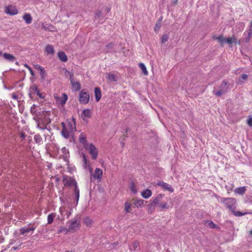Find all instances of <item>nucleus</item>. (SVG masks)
I'll return each instance as SVG.
<instances>
[{
    "label": "nucleus",
    "instance_id": "obj_1",
    "mask_svg": "<svg viewBox=\"0 0 252 252\" xmlns=\"http://www.w3.org/2000/svg\"><path fill=\"white\" fill-rule=\"evenodd\" d=\"M220 202L223 203L224 206L228 208L232 213L235 217H241L249 214L248 212L242 213L240 211H236V200L233 198H221Z\"/></svg>",
    "mask_w": 252,
    "mask_h": 252
},
{
    "label": "nucleus",
    "instance_id": "obj_2",
    "mask_svg": "<svg viewBox=\"0 0 252 252\" xmlns=\"http://www.w3.org/2000/svg\"><path fill=\"white\" fill-rule=\"evenodd\" d=\"M230 85L229 82L227 80H223L220 86V89L215 91H213V94L217 96H220L223 94L227 93L229 90V86Z\"/></svg>",
    "mask_w": 252,
    "mask_h": 252
},
{
    "label": "nucleus",
    "instance_id": "obj_3",
    "mask_svg": "<svg viewBox=\"0 0 252 252\" xmlns=\"http://www.w3.org/2000/svg\"><path fill=\"white\" fill-rule=\"evenodd\" d=\"M90 100V95L86 89L82 90L79 94V100L80 103L87 104Z\"/></svg>",
    "mask_w": 252,
    "mask_h": 252
},
{
    "label": "nucleus",
    "instance_id": "obj_4",
    "mask_svg": "<svg viewBox=\"0 0 252 252\" xmlns=\"http://www.w3.org/2000/svg\"><path fill=\"white\" fill-rule=\"evenodd\" d=\"M34 94H36L38 96H39L40 98L42 99H44L45 98L44 94L41 93L39 90L38 89L37 86L35 85H32L30 88V93L29 94V95L31 98H33Z\"/></svg>",
    "mask_w": 252,
    "mask_h": 252
},
{
    "label": "nucleus",
    "instance_id": "obj_5",
    "mask_svg": "<svg viewBox=\"0 0 252 252\" xmlns=\"http://www.w3.org/2000/svg\"><path fill=\"white\" fill-rule=\"evenodd\" d=\"M66 72L69 74L70 76V82L72 85V88L74 91H79L81 89V84L78 81H75L73 77H74V74L72 73H71L70 72L68 71L66 69H65Z\"/></svg>",
    "mask_w": 252,
    "mask_h": 252
},
{
    "label": "nucleus",
    "instance_id": "obj_6",
    "mask_svg": "<svg viewBox=\"0 0 252 252\" xmlns=\"http://www.w3.org/2000/svg\"><path fill=\"white\" fill-rule=\"evenodd\" d=\"M87 150L89 151L90 154L92 157L93 159H95L97 157L98 152L96 147L93 144H89L88 146L85 147Z\"/></svg>",
    "mask_w": 252,
    "mask_h": 252
},
{
    "label": "nucleus",
    "instance_id": "obj_7",
    "mask_svg": "<svg viewBox=\"0 0 252 252\" xmlns=\"http://www.w3.org/2000/svg\"><path fill=\"white\" fill-rule=\"evenodd\" d=\"M4 12L10 15H16L18 12V9L16 7L13 5H8L5 7Z\"/></svg>",
    "mask_w": 252,
    "mask_h": 252
},
{
    "label": "nucleus",
    "instance_id": "obj_8",
    "mask_svg": "<svg viewBox=\"0 0 252 252\" xmlns=\"http://www.w3.org/2000/svg\"><path fill=\"white\" fill-rule=\"evenodd\" d=\"M157 185L161 187L163 189L173 192L174 191L173 188L168 184L162 181H159L157 183Z\"/></svg>",
    "mask_w": 252,
    "mask_h": 252
},
{
    "label": "nucleus",
    "instance_id": "obj_9",
    "mask_svg": "<svg viewBox=\"0 0 252 252\" xmlns=\"http://www.w3.org/2000/svg\"><path fill=\"white\" fill-rule=\"evenodd\" d=\"M79 223L77 221V219L74 218L72 220L70 221V223L67 228V231L76 230L79 228Z\"/></svg>",
    "mask_w": 252,
    "mask_h": 252
},
{
    "label": "nucleus",
    "instance_id": "obj_10",
    "mask_svg": "<svg viewBox=\"0 0 252 252\" xmlns=\"http://www.w3.org/2000/svg\"><path fill=\"white\" fill-rule=\"evenodd\" d=\"M62 125L63 126V129L61 131L62 135L65 139H68L70 136V134L72 132H70L69 130L66 128V126L63 123H62Z\"/></svg>",
    "mask_w": 252,
    "mask_h": 252
},
{
    "label": "nucleus",
    "instance_id": "obj_11",
    "mask_svg": "<svg viewBox=\"0 0 252 252\" xmlns=\"http://www.w3.org/2000/svg\"><path fill=\"white\" fill-rule=\"evenodd\" d=\"M66 128H67L69 130L70 132H73L76 130V126H75V122L74 119H73L72 120L69 122L66 126Z\"/></svg>",
    "mask_w": 252,
    "mask_h": 252
},
{
    "label": "nucleus",
    "instance_id": "obj_12",
    "mask_svg": "<svg viewBox=\"0 0 252 252\" xmlns=\"http://www.w3.org/2000/svg\"><path fill=\"white\" fill-rule=\"evenodd\" d=\"M248 75L246 74H243L241 77L236 79V83L239 85H243L245 81L248 79Z\"/></svg>",
    "mask_w": 252,
    "mask_h": 252
},
{
    "label": "nucleus",
    "instance_id": "obj_13",
    "mask_svg": "<svg viewBox=\"0 0 252 252\" xmlns=\"http://www.w3.org/2000/svg\"><path fill=\"white\" fill-rule=\"evenodd\" d=\"M91 116L92 112L89 109H86L83 110L81 114V118L84 121H85L86 118H91Z\"/></svg>",
    "mask_w": 252,
    "mask_h": 252
},
{
    "label": "nucleus",
    "instance_id": "obj_14",
    "mask_svg": "<svg viewBox=\"0 0 252 252\" xmlns=\"http://www.w3.org/2000/svg\"><path fill=\"white\" fill-rule=\"evenodd\" d=\"M35 228L34 227H26L24 226L20 228V235H24L26 233L30 232V231H33L34 230Z\"/></svg>",
    "mask_w": 252,
    "mask_h": 252
},
{
    "label": "nucleus",
    "instance_id": "obj_15",
    "mask_svg": "<svg viewBox=\"0 0 252 252\" xmlns=\"http://www.w3.org/2000/svg\"><path fill=\"white\" fill-rule=\"evenodd\" d=\"M102 176V170L99 168H96L93 177L96 179H101Z\"/></svg>",
    "mask_w": 252,
    "mask_h": 252
},
{
    "label": "nucleus",
    "instance_id": "obj_16",
    "mask_svg": "<svg viewBox=\"0 0 252 252\" xmlns=\"http://www.w3.org/2000/svg\"><path fill=\"white\" fill-rule=\"evenodd\" d=\"M65 185H67L69 187L73 186L74 188L76 187H78L77 182L74 179L72 178H69L66 181Z\"/></svg>",
    "mask_w": 252,
    "mask_h": 252
},
{
    "label": "nucleus",
    "instance_id": "obj_17",
    "mask_svg": "<svg viewBox=\"0 0 252 252\" xmlns=\"http://www.w3.org/2000/svg\"><path fill=\"white\" fill-rule=\"evenodd\" d=\"M3 57L7 61L11 62H14L16 60L15 57L9 53H4L3 54Z\"/></svg>",
    "mask_w": 252,
    "mask_h": 252
},
{
    "label": "nucleus",
    "instance_id": "obj_18",
    "mask_svg": "<svg viewBox=\"0 0 252 252\" xmlns=\"http://www.w3.org/2000/svg\"><path fill=\"white\" fill-rule=\"evenodd\" d=\"M94 94L96 101L97 102L99 101L102 95L100 89L98 87L95 88Z\"/></svg>",
    "mask_w": 252,
    "mask_h": 252
},
{
    "label": "nucleus",
    "instance_id": "obj_19",
    "mask_svg": "<svg viewBox=\"0 0 252 252\" xmlns=\"http://www.w3.org/2000/svg\"><path fill=\"white\" fill-rule=\"evenodd\" d=\"M79 142L82 143L84 147H86L87 146H88L89 144H88L86 140V137L85 136V135L81 133L80 134V135L79 138Z\"/></svg>",
    "mask_w": 252,
    "mask_h": 252
},
{
    "label": "nucleus",
    "instance_id": "obj_20",
    "mask_svg": "<svg viewBox=\"0 0 252 252\" xmlns=\"http://www.w3.org/2000/svg\"><path fill=\"white\" fill-rule=\"evenodd\" d=\"M58 56L59 59L63 62H66L67 61L68 58L66 55L64 53V52L60 51L58 53Z\"/></svg>",
    "mask_w": 252,
    "mask_h": 252
},
{
    "label": "nucleus",
    "instance_id": "obj_21",
    "mask_svg": "<svg viewBox=\"0 0 252 252\" xmlns=\"http://www.w3.org/2000/svg\"><path fill=\"white\" fill-rule=\"evenodd\" d=\"M50 115V111H43L42 112V115H43L45 119L46 125H48L51 123V120L49 118V116Z\"/></svg>",
    "mask_w": 252,
    "mask_h": 252
},
{
    "label": "nucleus",
    "instance_id": "obj_22",
    "mask_svg": "<svg viewBox=\"0 0 252 252\" xmlns=\"http://www.w3.org/2000/svg\"><path fill=\"white\" fill-rule=\"evenodd\" d=\"M152 194L151 190L149 189L144 190L141 192L142 196L145 199L149 198L152 195Z\"/></svg>",
    "mask_w": 252,
    "mask_h": 252
},
{
    "label": "nucleus",
    "instance_id": "obj_23",
    "mask_svg": "<svg viewBox=\"0 0 252 252\" xmlns=\"http://www.w3.org/2000/svg\"><path fill=\"white\" fill-rule=\"evenodd\" d=\"M163 195L162 194H158V195H157V196L152 199L151 200H152V203L155 205H158V204H159V201H160V200L163 198Z\"/></svg>",
    "mask_w": 252,
    "mask_h": 252
},
{
    "label": "nucleus",
    "instance_id": "obj_24",
    "mask_svg": "<svg viewBox=\"0 0 252 252\" xmlns=\"http://www.w3.org/2000/svg\"><path fill=\"white\" fill-rule=\"evenodd\" d=\"M247 189L246 187H241L236 188L234 190V192L236 193H237L240 195H243L245 193V191H246Z\"/></svg>",
    "mask_w": 252,
    "mask_h": 252
},
{
    "label": "nucleus",
    "instance_id": "obj_25",
    "mask_svg": "<svg viewBox=\"0 0 252 252\" xmlns=\"http://www.w3.org/2000/svg\"><path fill=\"white\" fill-rule=\"evenodd\" d=\"M73 192H74L75 199H76L75 206H76L78 203V200L79 199V193H80L79 189L78 187H76L75 188H74Z\"/></svg>",
    "mask_w": 252,
    "mask_h": 252
},
{
    "label": "nucleus",
    "instance_id": "obj_26",
    "mask_svg": "<svg viewBox=\"0 0 252 252\" xmlns=\"http://www.w3.org/2000/svg\"><path fill=\"white\" fill-rule=\"evenodd\" d=\"M23 18L26 23L28 24H31L32 22V17L31 15L29 13H25L24 15Z\"/></svg>",
    "mask_w": 252,
    "mask_h": 252
},
{
    "label": "nucleus",
    "instance_id": "obj_27",
    "mask_svg": "<svg viewBox=\"0 0 252 252\" xmlns=\"http://www.w3.org/2000/svg\"><path fill=\"white\" fill-rule=\"evenodd\" d=\"M45 51L48 54H53L54 53V47L50 44L47 45L45 47Z\"/></svg>",
    "mask_w": 252,
    "mask_h": 252
},
{
    "label": "nucleus",
    "instance_id": "obj_28",
    "mask_svg": "<svg viewBox=\"0 0 252 252\" xmlns=\"http://www.w3.org/2000/svg\"><path fill=\"white\" fill-rule=\"evenodd\" d=\"M213 38L217 40L221 45H223V44L225 43V38L222 35H220L218 37L214 36L213 37Z\"/></svg>",
    "mask_w": 252,
    "mask_h": 252
},
{
    "label": "nucleus",
    "instance_id": "obj_29",
    "mask_svg": "<svg viewBox=\"0 0 252 252\" xmlns=\"http://www.w3.org/2000/svg\"><path fill=\"white\" fill-rule=\"evenodd\" d=\"M107 78L111 81L116 82L118 80V77L114 74L109 73L108 74Z\"/></svg>",
    "mask_w": 252,
    "mask_h": 252
},
{
    "label": "nucleus",
    "instance_id": "obj_30",
    "mask_svg": "<svg viewBox=\"0 0 252 252\" xmlns=\"http://www.w3.org/2000/svg\"><path fill=\"white\" fill-rule=\"evenodd\" d=\"M34 141L38 144L40 145L42 144V138L39 134H36L34 136Z\"/></svg>",
    "mask_w": 252,
    "mask_h": 252
},
{
    "label": "nucleus",
    "instance_id": "obj_31",
    "mask_svg": "<svg viewBox=\"0 0 252 252\" xmlns=\"http://www.w3.org/2000/svg\"><path fill=\"white\" fill-rule=\"evenodd\" d=\"M206 225L210 228H215L216 227H219L217 226L216 224H215L211 220H207L205 222Z\"/></svg>",
    "mask_w": 252,
    "mask_h": 252
},
{
    "label": "nucleus",
    "instance_id": "obj_32",
    "mask_svg": "<svg viewBox=\"0 0 252 252\" xmlns=\"http://www.w3.org/2000/svg\"><path fill=\"white\" fill-rule=\"evenodd\" d=\"M115 44L113 42L108 43L107 45H106L105 49V51L106 52H109L110 50L113 49L114 48V47L115 46Z\"/></svg>",
    "mask_w": 252,
    "mask_h": 252
},
{
    "label": "nucleus",
    "instance_id": "obj_33",
    "mask_svg": "<svg viewBox=\"0 0 252 252\" xmlns=\"http://www.w3.org/2000/svg\"><path fill=\"white\" fill-rule=\"evenodd\" d=\"M67 95L65 94H63V96L60 98L59 101L60 103L62 104H65L67 100Z\"/></svg>",
    "mask_w": 252,
    "mask_h": 252
},
{
    "label": "nucleus",
    "instance_id": "obj_34",
    "mask_svg": "<svg viewBox=\"0 0 252 252\" xmlns=\"http://www.w3.org/2000/svg\"><path fill=\"white\" fill-rule=\"evenodd\" d=\"M131 204L130 203L126 202L125 204V211L126 213L131 212Z\"/></svg>",
    "mask_w": 252,
    "mask_h": 252
},
{
    "label": "nucleus",
    "instance_id": "obj_35",
    "mask_svg": "<svg viewBox=\"0 0 252 252\" xmlns=\"http://www.w3.org/2000/svg\"><path fill=\"white\" fill-rule=\"evenodd\" d=\"M139 246V243L137 241L132 242L131 245L129 247V250L131 251H135Z\"/></svg>",
    "mask_w": 252,
    "mask_h": 252
},
{
    "label": "nucleus",
    "instance_id": "obj_36",
    "mask_svg": "<svg viewBox=\"0 0 252 252\" xmlns=\"http://www.w3.org/2000/svg\"><path fill=\"white\" fill-rule=\"evenodd\" d=\"M55 216H56L55 214H54V213H52L51 214H49L48 216L47 220H48V224H51L53 222V220H54V218H55Z\"/></svg>",
    "mask_w": 252,
    "mask_h": 252
},
{
    "label": "nucleus",
    "instance_id": "obj_37",
    "mask_svg": "<svg viewBox=\"0 0 252 252\" xmlns=\"http://www.w3.org/2000/svg\"><path fill=\"white\" fill-rule=\"evenodd\" d=\"M139 66L142 70V72L144 75H148V71L145 64L143 63H140Z\"/></svg>",
    "mask_w": 252,
    "mask_h": 252
},
{
    "label": "nucleus",
    "instance_id": "obj_38",
    "mask_svg": "<svg viewBox=\"0 0 252 252\" xmlns=\"http://www.w3.org/2000/svg\"><path fill=\"white\" fill-rule=\"evenodd\" d=\"M237 39L234 37H228L227 38H225V43H227L229 44H231L234 42H235L236 41Z\"/></svg>",
    "mask_w": 252,
    "mask_h": 252
},
{
    "label": "nucleus",
    "instance_id": "obj_39",
    "mask_svg": "<svg viewBox=\"0 0 252 252\" xmlns=\"http://www.w3.org/2000/svg\"><path fill=\"white\" fill-rule=\"evenodd\" d=\"M144 201L142 199H139L134 201L133 204L137 207H141L143 204Z\"/></svg>",
    "mask_w": 252,
    "mask_h": 252
},
{
    "label": "nucleus",
    "instance_id": "obj_40",
    "mask_svg": "<svg viewBox=\"0 0 252 252\" xmlns=\"http://www.w3.org/2000/svg\"><path fill=\"white\" fill-rule=\"evenodd\" d=\"M159 206L161 208L162 211L169 208V205L166 202L160 203Z\"/></svg>",
    "mask_w": 252,
    "mask_h": 252
},
{
    "label": "nucleus",
    "instance_id": "obj_41",
    "mask_svg": "<svg viewBox=\"0 0 252 252\" xmlns=\"http://www.w3.org/2000/svg\"><path fill=\"white\" fill-rule=\"evenodd\" d=\"M39 73L41 80H44L46 76V73L45 69L42 70Z\"/></svg>",
    "mask_w": 252,
    "mask_h": 252
},
{
    "label": "nucleus",
    "instance_id": "obj_42",
    "mask_svg": "<svg viewBox=\"0 0 252 252\" xmlns=\"http://www.w3.org/2000/svg\"><path fill=\"white\" fill-rule=\"evenodd\" d=\"M169 39V36L167 34H164L162 36L161 42L165 43Z\"/></svg>",
    "mask_w": 252,
    "mask_h": 252
},
{
    "label": "nucleus",
    "instance_id": "obj_43",
    "mask_svg": "<svg viewBox=\"0 0 252 252\" xmlns=\"http://www.w3.org/2000/svg\"><path fill=\"white\" fill-rule=\"evenodd\" d=\"M92 220L89 218L87 217L85 218L84 219V223L87 225H90L92 224Z\"/></svg>",
    "mask_w": 252,
    "mask_h": 252
},
{
    "label": "nucleus",
    "instance_id": "obj_44",
    "mask_svg": "<svg viewBox=\"0 0 252 252\" xmlns=\"http://www.w3.org/2000/svg\"><path fill=\"white\" fill-rule=\"evenodd\" d=\"M44 126H41L39 123H37V127L41 130H44L46 128V122H43Z\"/></svg>",
    "mask_w": 252,
    "mask_h": 252
},
{
    "label": "nucleus",
    "instance_id": "obj_45",
    "mask_svg": "<svg viewBox=\"0 0 252 252\" xmlns=\"http://www.w3.org/2000/svg\"><path fill=\"white\" fill-rule=\"evenodd\" d=\"M131 190L134 193H136L137 192V190L136 189V187L133 183H131V187H130Z\"/></svg>",
    "mask_w": 252,
    "mask_h": 252
},
{
    "label": "nucleus",
    "instance_id": "obj_46",
    "mask_svg": "<svg viewBox=\"0 0 252 252\" xmlns=\"http://www.w3.org/2000/svg\"><path fill=\"white\" fill-rule=\"evenodd\" d=\"M34 68L36 69L39 70L40 72L42 70L44 69L43 67H42L41 66H40L39 64H36L34 65Z\"/></svg>",
    "mask_w": 252,
    "mask_h": 252
},
{
    "label": "nucleus",
    "instance_id": "obj_47",
    "mask_svg": "<svg viewBox=\"0 0 252 252\" xmlns=\"http://www.w3.org/2000/svg\"><path fill=\"white\" fill-rule=\"evenodd\" d=\"M154 206H155L152 202L149 204V210L151 212H153L154 210Z\"/></svg>",
    "mask_w": 252,
    "mask_h": 252
},
{
    "label": "nucleus",
    "instance_id": "obj_48",
    "mask_svg": "<svg viewBox=\"0 0 252 252\" xmlns=\"http://www.w3.org/2000/svg\"><path fill=\"white\" fill-rule=\"evenodd\" d=\"M72 209H70L69 211H68L67 210H65V214L66 215L67 218H69L70 215L72 213Z\"/></svg>",
    "mask_w": 252,
    "mask_h": 252
},
{
    "label": "nucleus",
    "instance_id": "obj_49",
    "mask_svg": "<svg viewBox=\"0 0 252 252\" xmlns=\"http://www.w3.org/2000/svg\"><path fill=\"white\" fill-rule=\"evenodd\" d=\"M102 15V12L100 11H97L96 13H95V17H97V18H99Z\"/></svg>",
    "mask_w": 252,
    "mask_h": 252
},
{
    "label": "nucleus",
    "instance_id": "obj_50",
    "mask_svg": "<svg viewBox=\"0 0 252 252\" xmlns=\"http://www.w3.org/2000/svg\"><path fill=\"white\" fill-rule=\"evenodd\" d=\"M247 123L249 126H252V117L248 120Z\"/></svg>",
    "mask_w": 252,
    "mask_h": 252
},
{
    "label": "nucleus",
    "instance_id": "obj_51",
    "mask_svg": "<svg viewBox=\"0 0 252 252\" xmlns=\"http://www.w3.org/2000/svg\"><path fill=\"white\" fill-rule=\"evenodd\" d=\"M252 34V29L250 28V29L248 31V36L251 37Z\"/></svg>",
    "mask_w": 252,
    "mask_h": 252
},
{
    "label": "nucleus",
    "instance_id": "obj_52",
    "mask_svg": "<svg viewBox=\"0 0 252 252\" xmlns=\"http://www.w3.org/2000/svg\"><path fill=\"white\" fill-rule=\"evenodd\" d=\"M28 69H29V70L31 75H32V76H34V74L33 71L32 70V68L30 67V66H28Z\"/></svg>",
    "mask_w": 252,
    "mask_h": 252
},
{
    "label": "nucleus",
    "instance_id": "obj_53",
    "mask_svg": "<svg viewBox=\"0 0 252 252\" xmlns=\"http://www.w3.org/2000/svg\"><path fill=\"white\" fill-rule=\"evenodd\" d=\"M160 27V24H156V28H155V30H156V29H157L158 30Z\"/></svg>",
    "mask_w": 252,
    "mask_h": 252
},
{
    "label": "nucleus",
    "instance_id": "obj_54",
    "mask_svg": "<svg viewBox=\"0 0 252 252\" xmlns=\"http://www.w3.org/2000/svg\"><path fill=\"white\" fill-rule=\"evenodd\" d=\"M20 136H21V137L25 138V137H26V135H25V134L24 133L22 132V133H20Z\"/></svg>",
    "mask_w": 252,
    "mask_h": 252
},
{
    "label": "nucleus",
    "instance_id": "obj_55",
    "mask_svg": "<svg viewBox=\"0 0 252 252\" xmlns=\"http://www.w3.org/2000/svg\"><path fill=\"white\" fill-rule=\"evenodd\" d=\"M60 213L62 215H63V209L62 208H60Z\"/></svg>",
    "mask_w": 252,
    "mask_h": 252
},
{
    "label": "nucleus",
    "instance_id": "obj_56",
    "mask_svg": "<svg viewBox=\"0 0 252 252\" xmlns=\"http://www.w3.org/2000/svg\"><path fill=\"white\" fill-rule=\"evenodd\" d=\"M18 248H19L18 247H13L12 248V249L14 250H17L18 249Z\"/></svg>",
    "mask_w": 252,
    "mask_h": 252
},
{
    "label": "nucleus",
    "instance_id": "obj_57",
    "mask_svg": "<svg viewBox=\"0 0 252 252\" xmlns=\"http://www.w3.org/2000/svg\"><path fill=\"white\" fill-rule=\"evenodd\" d=\"M83 158H84V160L85 162L86 163L87 160H86V157L85 155H83Z\"/></svg>",
    "mask_w": 252,
    "mask_h": 252
},
{
    "label": "nucleus",
    "instance_id": "obj_58",
    "mask_svg": "<svg viewBox=\"0 0 252 252\" xmlns=\"http://www.w3.org/2000/svg\"><path fill=\"white\" fill-rule=\"evenodd\" d=\"M66 148L65 147H63V148H62V150L64 152L65 151H66Z\"/></svg>",
    "mask_w": 252,
    "mask_h": 252
},
{
    "label": "nucleus",
    "instance_id": "obj_59",
    "mask_svg": "<svg viewBox=\"0 0 252 252\" xmlns=\"http://www.w3.org/2000/svg\"><path fill=\"white\" fill-rule=\"evenodd\" d=\"M250 234L252 236V230L250 231Z\"/></svg>",
    "mask_w": 252,
    "mask_h": 252
},
{
    "label": "nucleus",
    "instance_id": "obj_60",
    "mask_svg": "<svg viewBox=\"0 0 252 252\" xmlns=\"http://www.w3.org/2000/svg\"><path fill=\"white\" fill-rule=\"evenodd\" d=\"M3 55L2 51H0V56Z\"/></svg>",
    "mask_w": 252,
    "mask_h": 252
},
{
    "label": "nucleus",
    "instance_id": "obj_61",
    "mask_svg": "<svg viewBox=\"0 0 252 252\" xmlns=\"http://www.w3.org/2000/svg\"><path fill=\"white\" fill-rule=\"evenodd\" d=\"M250 28L252 29V21H251V25Z\"/></svg>",
    "mask_w": 252,
    "mask_h": 252
},
{
    "label": "nucleus",
    "instance_id": "obj_62",
    "mask_svg": "<svg viewBox=\"0 0 252 252\" xmlns=\"http://www.w3.org/2000/svg\"><path fill=\"white\" fill-rule=\"evenodd\" d=\"M25 66L26 67H27L28 68V66H29L28 65H27V64H25Z\"/></svg>",
    "mask_w": 252,
    "mask_h": 252
},
{
    "label": "nucleus",
    "instance_id": "obj_63",
    "mask_svg": "<svg viewBox=\"0 0 252 252\" xmlns=\"http://www.w3.org/2000/svg\"><path fill=\"white\" fill-rule=\"evenodd\" d=\"M17 97L16 95H14V96H13V98H17Z\"/></svg>",
    "mask_w": 252,
    "mask_h": 252
},
{
    "label": "nucleus",
    "instance_id": "obj_64",
    "mask_svg": "<svg viewBox=\"0 0 252 252\" xmlns=\"http://www.w3.org/2000/svg\"><path fill=\"white\" fill-rule=\"evenodd\" d=\"M65 252H71V251L70 252V251H66Z\"/></svg>",
    "mask_w": 252,
    "mask_h": 252
}]
</instances>
